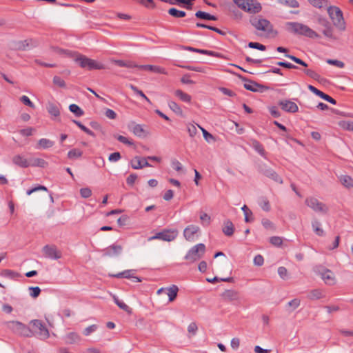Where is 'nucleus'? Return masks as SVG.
<instances>
[{
	"label": "nucleus",
	"instance_id": "obj_1",
	"mask_svg": "<svg viewBox=\"0 0 353 353\" xmlns=\"http://www.w3.org/2000/svg\"><path fill=\"white\" fill-rule=\"evenodd\" d=\"M286 30L292 34L304 36L310 39L319 38L320 35L307 25L299 22H286Z\"/></svg>",
	"mask_w": 353,
	"mask_h": 353
},
{
	"label": "nucleus",
	"instance_id": "obj_2",
	"mask_svg": "<svg viewBox=\"0 0 353 353\" xmlns=\"http://www.w3.org/2000/svg\"><path fill=\"white\" fill-rule=\"evenodd\" d=\"M327 11L333 25L339 30H345V22L341 10L339 7L330 6L327 7Z\"/></svg>",
	"mask_w": 353,
	"mask_h": 353
},
{
	"label": "nucleus",
	"instance_id": "obj_3",
	"mask_svg": "<svg viewBox=\"0 0 353 353\" xmlns=\"http://www.w3.org/2000/svg\"><path fill=\"white\" fill-rule=\"evenodd\" d=\"M8 327L16 334L24 337L34 336L33 331L26 325L18 321H10L7 323Z\"/></svg>",
	"mask_w": 353,
	"mask_h": 353
},
{
	"label": "nucleus",
	"instance_id": "obj_4",
	"mask_svg": "<svg viewBox=\"0 0 353 353\" xmlns=\"http://www.w3.org/2000/svg\"><path fill=\"white\" fill-rule=\"evenodd\" d=\"M75 61L78 63L81 68H86L90 70L94 69L101 70L105 68L103 64L98 63L96 61L81 54H79L75 58Z\"/></svg>",
	"mask_w": 353,
	"mask_h": 353
},
{
	"label": "nucleus",
	"instance_id": "obj_5",
	"mask_svg": "<svg viewBox=\"0 0 353 353\" xmlns=\"http://www.w3.org/2000/svg\"><path fill=\"white\" fill-rule=\"evenodd\" d=\"M205 252V245L203 243H199L189 250L185 259L190 263H194L203 257Z\"/></svg>",
	"mask_w": 353,
	"mask_h": 353
},
{
	"label": "nucleus",
	"instance_id": "obj_6",
	"mask_svg": "<svg viewBox=\"0 0 353 353\" xmlns=\"http://www.w3.org/2000/svg\"><path fill=\"white\" fill-rule=\"evenodd\" d=\"M305 205L313 211L322 214H325L329 211V208L326 204L319 201L316 198L310 196L305 199Z\"/></svg>",
	"mask_w": 353,
	"mask_h": 353
},
{
	"label": "nucleus",
	"instance_id": "obj_7",
	"mask_svg": "<svg viewBox=\"0 0 353 353\" xmlns=\"http://www.w3.org/2000/svg\"><path fill=\"white\" fill-rule=\"evenodd\" d=\"M250 23L256 30L266 32L269 34H277L276 31H274L271 23L267 19L254 17L251 19Z\"/></svg>",
	"mask_w": 353,
	"mask_h": 353
},
{
	"label": "nucleus",
	"instance_id": "obj_8",
	"mask_svg": "<svg viewBox=\"0 0 353 353\" xmlns=\"http://www.w3.org/2000/svg\"><path fill=\"white\" fill-rule=\"evenodd\" d=\"M178 236V231L176 229L172 230H163L155 234V235L150 236L148 239V241L153 240H161L164 241H172L174 240Z\"/></svg>",
	"mask_w": 353,
	"mask_h": 353
},
{
	"label": "nucleus",
	"instance_id": "obj_9",
	"mask_svg": "<svg viewBox=\"0 0 353 353\" xmlns=\"http://www.w3.org/2000/svg\"><path fill=\"white\" fill-rule=\"evenodd\" d=\"M30 323L32 325L33 327L35 329L33 331L34 336H37L42 340H46L49 338V330L41 320L34 319L32 320Z\"/></svg>",
	"mask_w": 353,
	"mask_h": 353
},
{
	"label": "nucleus",
	"instance_id": "obj_10",
	"mask_svg": "<svg viewBox=\"0 0 353 353\" xmlns=\"http://www.w3.org/2000/svg\"><path fill=\"white\" fill-rule=\"evenodd\" d=\"M316 23L323 28L322 30L323 34L329 39H335L334 36V28L327 18L321 15L316 17Z\"/></svg>",
	"mask_w": 353,
	"mask_h": 353
},
{
	"label": "nucleus",
	"instance_id": "obj_11",
	"mask_svg": "<svg viewBox=\"0 0 353 353\" xmlns=\"http://www.w3.org/2000/svg\"><path fill=\"white\" fill-rule=\"evenodd\" d=\"M37 45L38 43L37 41L32 39H28L13 42L12 48L17 50H29L35 48Z\"/></svg>",
	"mask_w": 353,
	"mask_h": 353
},
{
	"label": "nucleus",
	"instance_id": "obj_12",
	"mask_svg": "<svg viewBox=\"0 0 353 353\" xmlns=\"http://www.w3.org/2000/svg\"><path fill=\"white\" fill-rule=\"evenodd\" d=\"M43 252L46 257L53 260L59 259L62 256L61 251L58 250L55 245H45L43 248Z\"/></svg>",
	"mask_w": 353,
	"mask_h": 353
},
{
	"label": "nucleus",
	"instance_id": "obj_13",
	"mask_svg": "<svg viewBox=\"0 0 353 353\" xmlns=\"http://www.w3.org/2000/svg\"><path fill=\"white\" fill-rule=\"evenodd\" d=\"M278 104L281 108L286 112L295 113L299 111L298 105L289 99L281 100L279 101Z\"/></svg>",
	"mask_w": 353,
	"mask_h": 353
},
{
	"label": "nucleus",
	"instance_id": "obj_14",
	"mask_svg": "<svg viewBox=\"0 0 353 353\" xmlns=\"http://www.w3.org/2000/svg\"><path fill=\"white\" fill-rule=\"evenodd\" d=\"M123 250L120 245L112 244L102 250L103 256L114 257L119 256Z\"/></svg>",
	"mask_w": 353,
	"mask_h": 353
},
{
	"label": "nucleus",
	"instance_id": "obj_15",
	"mask_svg": "<svg viewBox=\"0 0 353 353\" xmlns=\"http://www.w3.org/2000/svg\"><path fill=\"white\" fill-rule=\"evenodd\" d=\"M182 48H183V49H184L185 50L199 53L201 54L209 55V56L221 58V59H223L224 57V56L222 54L215 52V51L199 49V48H193L191 46H183Z\"/></svg>",
	"mask_w": 353,
	"mask_h": 353
},
{
	"label": "nucleus",
	"instance_id": "obj_16",
	"mask_svg": "<svg viewBox=\"0 0 353 353\" xmlns=\"http://www.w3.org/2000/svg\"><path fill=\"white\" fill-rule=\"evenodd\" d=\"M200 230L199 226L195 225H190L187 226L183 231V236L188 241H194L195 240V234Z\"/></svg>",
	"mask_w": 353,
	"mask_h": 353
},
{
	"label": "nucleus",
	"instance_id": "obj_17",
	"mask_svg": "<svg viewBox=\"0 0 353 353\" xmlns=\"http://www.w3.org/2000/svg\"><path fill=\"white\" fill-rule=\"evenodd\" d=\"M131 166L134 170L142 169L143 167H151L146 158H141L136 156L130 162Z\"/></svg>",
	"mask_w": 353,
	"mask_h": 353
},
{
	"label": "nucleus",
	"instance_id": "obj_18",
	"mask_svg": "<svg viewBox=\"0 0 353 353\" xmlns=\"http://www.w3.org/2000/svg\"><path fill=\"white\" fill-rule=\"evenodd\" d=\"M128 128L137 137H143L146 135L143 126L140 124H137L134 121L130 122L128 125Z\"/></svg>",
	"mask_w": 353,
	"mask_h": 353
},
{
	"label": "nucleus",
	"instance_id": "obj_19",
	"mask_svg": "<svg viewBox=\"0 0 353 353\" xmlns=\"http://www.w3.org/2000/svg\"><path fill=\"white\" fill-rule=\"evenodd\" d=\"M133 272H134L133 270H125L122 272H119L116 274H111L110 276L115 277V278H122L123 277V278H126V279H132V281L134 283L141 282V279L138 276H134Z\"/></svg>",
	"mask_w": 353,
	"mask_h": 353
},
{
	"label": "nucleus",
	"instance_id": "obj_20",
	"mask_svg": "<svg viewBox=\"0 0 353 353\" xmlns=\"http://www.w3.org/2000/svg\"><path fill=\"white\" fill-rule=\"evenodd\" d=\"M308 89L312 92L314 94H315L316 95L319 96V97H321V99L330 102V103L333 104V105H335L336 103V101L332 98L330 96L325 94L324 92H323L322 91L318 90L316 88H315L314 86L312 85H308Z\"/></svg>",
	"mask_w": 353,
	"mask_h": 353
},
{
	"label": "nucleus",
	"instance_id": "obj_21",
	"mask_svg": "<svg viewBox=\"0 0 353 353\" xmlns=\"http://www.w3.org/2000/svg\"><path fill=\"white\" fill-rule=\"evenodd\" d=\"M321 276V279L325 281V283L327 285H333L335 283V278L333 272L328 270L324 269L323 272L320 273Z\"/></svg>",
	"mask_w": 353,
	"mask_h": 353
},
{
	"label": "nucleus",
	"instance_id": "obj_22",
	"mask_svg": "<svg viewBox=\"0 0 353 353\" xmlns=\"http://www.w3.org/2000/svg\"><path fill=\"white\" fill-rule=\"evenodd\" d=\"M262 173L265 176L272 179L273 181L279 183H283L282 179L278 175V174L272 168H264L262 170Z\"/></svg>",
	"mask_w": 353,
	"mask_h": 353
},
{
	"label": "nucleus",
	"instance_id": "obj_23",
	"mask_svg": "<svg viewBox=\"0 0 353 353\" xmlns=\"http://www.w3.org/2000/svg\"><path fill=\"white\" fill-rule=\"evenodd\" d=\"M12 163L23 168H26L30 166V160H28L21 154L14 156Z\"/></svg>",
	"mask_w": 353,
	"mask_h": 353
},
{
	"label": "nucleus",
	"instance_id": "obj_24",
	"mask_svg": "<svg viewBox=\"0 0 353 353\" xmlns=\"http://www.w3.org/2000/svg\"><path fill=\"white\" fill-rule=\"evenodd\" d=\"M138 68L140 70H149L150 72L158 73V74H166V70L161 67L154 65H138Z\"/></svg>",
	"mask_w": 353,
	"mask_h": 353
},
{
	"label": "nucleus",
	"instance_id": "obj_25",
	"mask_svg": "<svg viewBox=\"0 0 353 353\" xmlns=\"http://www.w3.org/2000/svg\"><path fill=\"white\" fill-rule=\"evenodd\" d=\"M246 8L244 11L250 13H258L261 10V3L257 0H253L252 2H249L248 5H246Z\"/></svg>",
	"mask_w": 353,
	"mask_h": 353
},
{
	"label": "nucleus",
	"instance_id": "obj_26",
	"mask_svg": "<svg viewBox=\"0 0 353 353\" xmlns=\"http://www.w3.org/2000/svg\"><path fill=\"white\" fill-rule=\"evenodd\" d=\"M239 77L242 79V81H245L246 83L244 84V88L252 92H257L258 88H259L261 85L251 80H248L247 78L239 76Z\"/></svg>",
	"mask_w": 353,
	"mask_h": 353
},
{
	"label": "nucleus",
	"instance_id": "obj_27",
	"mask_svg": "<svg viewBox=\"0 0 353 353\" xmlns=\"http://www.w3.org/2000/svg\"><path fill=\"white\" fill-rule=\"evenodd\" d=\"M222 297L227 301H236L239 299V293L234 290H226L222 294Z\"/></svg>",
	"mask_w": 353,
	"mask_h": 353
},
{
	"label": "nucleus",
	"instance_id": "obj_28",
	"mask_svg": "<svg viewBox=\"0 0 353 353\" xmlns=\"http://www.w3.org/2000/svg\"><path fill=\"white\" fill-rule=\"evenodd\" d=\"M222 231L228 236H231L234 234V227L230 220L227 219L224 221Z\"/></svg>",
	"mask_w": 353,
	"mask_h": 353
},
{
	"label": "nucleus",
	"instance_id": "obj_29",
	"mask_svg": "<svg viewBox=\"0 0 353 353\" xmlns=\"http://www.w3.org/2000/svg\"><path fill=\"white\" fill-rule=\"evenodd\" d=\"M54 141H52L50 139H48L46 138H42L38 141L36 148L37 149H48V148L52 147L54 145Z\"/></svg>",
	"mask_w": 353,
	"mask_h": 353
},
{
	"label": "nucleus",
	"instance_id": "obj_30",
	"mask_svg": "<svg viewBox=\"0 0 353 353\" xmlns=\"http://www.w3.org/2000/svg\"><path fill=\"white\" fill-rule=\"evenodd\" d=\"M81 340L80 336L76 332H70L65 336V342L67 344H74Z\"/></svg>",
	"mask_w": 353,
	"mask_h": 353
},
{
	"label": "nucleus",
	"instance_id": "obj_31",
	"mask_svg": "<svg viewBox=\"0 0 353 353\" xmlns=\"http://www.w3.org/2000/svg\"><path fill=\"white\" fill-rule=\"evenodd\" d=\"M48 162L41 158H34L30 159V166L46 168L48 165Z\"/></svg>",
	"mask_w": 353,
	"mask_h": 353
},
{
	"label": "nucleus",
	"instance_id": "obj_32",
	"mask_svg": "<svg viewBox=\"0 0 353 353\" xmlns=\"http://www.w3.org/2000/svg\"><path fill=\"white\" fill-rule=\"evenodd\" d=\"M47 110L49 114L54 117H58L60 114L59 106L54 103L49 102L47 105Z\"/></svg>",
	"mask_w": 353,
	"mask_h": 353
},
{
	"label": "nucleus",
	"instance_id": "obj_33",
	"mask_svg": "<svg viewBox=\"0 0 353 353\" xmlns=\"http://www.w3.org/2000/svg\"><path fill=\"white\" fill-rule=\"evenodd\" d=\"M321 223L318 220L314 219L312 221V227L314 232L316 233V235L319 236H323L324 235V231L321 228Z\"/></svg>",
	"mask_w": 353,
	"mask_h": 353
},
{
	"label": "nucleus",
	"instance_id": "obj_34",
	"mask_svg": "<svg viewBox=\"0 0 353 353\" xmlns=\"http://www.w3.org/2000/svg\"><path fill=\"white\" fill-rule=\"evenodd\" d=\"M166 290L168 291L167 294L169 297V301H173L177 296V292L179 291L178 287L175 285H172V286L166 288Z\"/></svg>",
	"mask_w": 353,
	"mask_h": 353
},
{
	"label": "nucleus",
	"instance_id": "obj_35",
	"mask_svg": "<svg viewBox=\"0 0 353 353\" xmlns=\"http://www.w3.org/2000/svg\"><path fill=\"white\" fill-rule=\"evenodd\" d=\"M195 17L199 19H204V20H212L216 21L217 20V17L214 15H212L209 13L199 10L195 13Z\"/></svg>",
	"mask_w": 353,
	"mask_h": 353
},
{
	"label": "nucleus",
	"instance_id": "obj_36",
	"mask_svg": "<svg viewBox=\"0 0 353 353\" xmlns=\"http://www.w3.org/2000/svg\"><path fill=\"white\" fill-rule=\"evenodd\" d=\"M323 296V292L319 289H315L310 291L307 296V297L310 300L320 299Z\"/></svg>",
	"mask_w": 353,
	"mask_h": 353
},
{
	"label": "nucleus",
	"instance_id": "obj_37",
	"mask_svg": "<svg viewBox=\"0 0 353 353\" xmlns=\"http://www.w3.org/2000/svg\"><path fill=\"white\" fill-rule=\"evenodd\" d=\"M308 2L312 6L317 8H323L325 7L327 8L329 6L327 0H308Z\"/></svg>",
	"mask_w": 353,
	"mask_h": 353
},
{
	"label": "nucleus",
	"instance_id": "obj_38",
	"mask_svg": "<svg viewBox=\"0 0 353 353\" xmlns=\"http://www.w3.org/2000/svg\"><path fill=\"white\" fill-rule=\"evenodd\" d=\"M175 95L178 97L182 101L190 103L191 101L192 97L190 95L187 93L183 92L181 90H176L174 92Z\"/></svg>",
	"mask_w": 353,
	"mask_h": 353
},
{
	"label": "nucleus",
	"instance_id": "obj_39",
	"mask_svg": "<svg viewBox=\"0 0 353 353\" xmlns=\"http://www.w3.org/2000/svg\"><path fill=\"white\" fill-rule=\"evenodd\" d=\"M168 14L175 18H182L185 17L186 13L185 11L179 10L175 8H171L168 11Z\"/></svg>",
	"mask_w": 353,
	"mask_h": 353
},
{
	"label": "nucleus",
	"instance_id": "obj_40",
	"mask_svg": "<svg viewBox=\"0 0 353 353\" xmlns=\"http://www.w3.org/2000/svg\"><path fill=\"white\" fill-rule=\"evenodd\" d=\"M276 1L283 6L289 8H299V3L296 0H276Z\"/></svg>",
	"mask_w": 353,
	"mask_h": 353
},
{
	"label": "nucleus",
	"instance_id": "obj_41",
	"mask_svg": "<svg viewBox=\"0 0 353 353\" xmlns=\"http://www.w3.org/2000/svg\"><path fill=\"white\" fill-rule=\"evenodd\" d=\"M169 108L177 115H183V110L181 107L174 101H168Z\"/></svg>",
	"mask_w": 353,
	"mask_h": 353
},
{
	"label": "nucleus",
	"instance_id": "obj_42",
	"mask_svg": "<svg viewBox=\"0 0 353 353\" xmlns=\"http://www.w3.org/2000/svg\"><path fill=\"white\" fill-rule=\"evenodd\" d=\"M252 146L261 156L265 157V152L263 146L258 141L253 140Z\"/></svg>",
	"mask_w": 353,
	"mask_h": 353
},
{
	"label": "nucleus",
	"instance_id": "obj_43",
	"mask_svg": "<svg viewBox=\"0 0 353 353\" xmlns=\"http://www.w3.org/2000/svg\"><path fill=\"white\" fill-rule=\"evenodd\" d=\"M83 152L77 148H74L68 152V157L70 159L79 158L82 156Z\"/></svg>",
	"mask_w": 353,
	"mask_h": 353
},
{
	"label": "nucleus",
	"instance_id": "obj_44",
	"mask_svg": "<svg viewBox=\"0 0 353 353\" xmlns=\"http://www.w3.org/2000/svg\"><path fill=\"white\" fill-rule=\"evenodd\" d=\"M72 122L75 123L81 130H83L87 134L92 136L93 137H95V134L92 130L85 127L84 125H83L80 121L77 120H72Z\"/></svg>",
	"mask_w": 353,
	"mask_h": 353
},
{
	"label": "nucleus",
	"instance_id": "obj_45",
	"mask_svg": "<svg viewBox=\"0 0 353 353\" xmlns=\"http://www.w3.org/2000/svg\"><path fill=\"white\" fill-rule=\"evenodd\" d=\"M241 210H243L245 216V221L247 223L251 222L253 221V219L250 216L252 215V211L247 207L246 205H244Z\"/></svg>",
	"mask_w": 353,
	"mask_h": 353
},
{
	"label": "nucleus",
	"instance_id": "obj_46",
	"mask_svg": "<svg viewBox=\"0 0 353 353\" xmlns=\"http://www.w3.org/2000/svg\"><path fill=\"white\" fill-rule=\"evenodd\" d=\"M340 181L345 187L350 188V187L353 186V180L349 176H347V175L341 176L340 178Z\"/></svg>",
	"mask_w": 353,
	"mask_h": 353
},
{
	"label": "nucleus",
	"instance_id": "obj_47",
	"mask_svg": "<svg viewBox=\"0 0 353 353\" xmlns=\"http://www.w3.org/2000/svg\"><path fill=\"white\" fill-rule=\"evenodd\" d=\"M70 112L74 113L77 117H81L83 114V111L76 104H71L69 106Z\"/></svg>",
	"mask_w": 353,
	"mask_h": 353
},
{
	"label": "nucleus",
	"instance_id": "obj_48",
	"mask_svg": "<svg viewBox=\"0 0 353 353\" xmlns=\"http://www.w3.org/2000/svg\"><path fill=\"white\" fill-rule=\"evenodd\" d=\"M130 88L134 91V93L144 99L149 103H151L150 100L145 96V94L141 90H139L137 87L131 84L130 85Z\"/></svg>",
	"mask_w": 353,
	"mask_h": 353
},
{
	"label": "nucleus",
	"instance_id": "obj_49",
	"mask_svg": "<svg viewBox=\"0 0 353 353\" xmlns=\"http://www.w3.org/2000/svg\"><path fill=\"white\" fill-rule=\"evenodd\" d=\"M259 203L264 211L269 212L270 210V205L269 201L266 198H261Z\"/></svg>",
	"mask_w": 353,
	"mask_h": 353
},
{
	"label": "nucleus",
	"instance_id": "obj_50",
	"mask_svg": "<svg viewBox=\"0 0 353 353\" xmlns=\"http://www.w3.org/2000/svg\"><path fill=\"white\" fill-rule=\"evenodd\" d=\"M234 3L241 10L244 11L246 8V5H248L249 2H252L253 0H233Z\"/></svg>",
	"mask_w": 353,
	"mask_h": 353
},
{
	"label": "nucleus",
	"instance_id": "obj_51",
	"mask_svg": "<svg viewBox=\"0 0 353 353\" xmlns=\"http://www.w3.org/2000/svg\"><path fill=\"white\" fill-rule=\"evenodd\" d=\"M285 57L289 58L290 59L292 60L293 61H294L297 64H299V65H301L304 67H307V64L303 61V60H301V59L294 56V55H291V54H285Z\"/></svg>",
	"mask_w": 353,
	"mask_h": 353
},
{
	"label": "nucleus",
	"instance_id": "obj_52",
	"mask_svg": "<svg viewBox=\"0 0 353 353\" xmlns=\"http://www.w3.org/2000/svg\"><path fill=\"white\" fill-rule=\"evenodd\" d=\"M28 290L30 291V295L32 298L38 297L39 296V294H40V292H41V289L38 286L30 287L28 288Z\"/></svg>",
	"mask_w": 353,
	"mask_h": 353
},
{
	"label": "nucleus",
	"instance_id": "obj_53",
	"mask_svg": "<svg viewBox=\"0 0 353 353\" xmlns=\"http://www.w3.org/2000/svg\"><path fill=\"white\" fill-rule=\"evenodd\" d=\"M52 81L54 85L59 86V88H65V83L64 80L62 79L59 76H54L53 77Z\"/></svg>",
	"mask_w": 353,
	"mask_h": 353
},
{
	"label": "nucleus",
	"instance_id": "obj_54",
	"mask_svg": "<svg viewBox=\"0 0 353 353\" xmlns=\"http://www.w3.org/2000/svg\"><path fill=\"white\" fill-rule=\"evenodd\" d=\"M248 47L250 48L257 49L261 51H264L266 49L265 46L259 43H257V42H250L248 43Z\"/></svg>",
	"mask_w": 353,
	"mask_h": 353
},
{
	"label": "nucleus",
	"instance_id": "obj_55",
	"mask_svg": "<svg viewBox=\"0 0 353 353\" xmlns=\"http://www.w3.org/2000/svg\"><path fill=\"white\" fill-rule=\"evenodd\" d=\"M200 219L202 221V224L205 226H208L210 223L211 218L210 216L206 214V213H202L200 215Z\"/></svg>",
	"mask_w": 353,
	"mask_h": 353
},
{
	"label": "nucleus",
	"instance_id": "obj_56",
	"mask_svg": "<svg viewBox=\"0 0 353 353\" xmlns=\"http://www.w3.org/2000/svg\"><path fill=\"white\" fill-rule=\"evenodd\" d=\"M327 63L330 65H335L339 68H343L345 67V63L343 61L336 59H327Z\"/></svg>",
	"mask_w": 353,
	"mask_h": 353
},
{
	"label": "nucleus",
	"instance_id": "obj_57",
	"mask_svg": "<svg viewBox=\"0 0 353 353\" xmlns=\"http://www.w3.org/2000/svg\"><path fill=\"white\" fill-rule=\"evenodd\" d=\"M80 194L81 197L87 199L92 195V190L90 188H83L80 189Z\"/></svg>",
	"mask_w": 353,
	"mask_h": 353
},
{
	"label": "nucleus",
	"instance_id": "obj_58",
	"mask_svg": "<svg viewBox=\"0 0 353 353\" xmlns=\"http://www.w3.org/2000/svg\"><path fill=\"white\" fill-rule=\"evenodd\" d=\"M114 137L121 143L124 144H127L128 145H132L134 144L133 141H130L128 138L122 135H114Z\"/></svg>",
	"mask_w": 353,
	"mask_h": 353
},
{
	"label": "nucleus",
	"instance_id": "obj_59",
	"mask_svg": "<svg viewBox=\"0 0 353 353\" xmlns=\"http://www.w3.org/2000/svg\"><path fill=\"white\" fill-rule=\"evenodd\" d=\"M261 223H262L263 226L267 230H274V225L273 223L268 219H263L261 221Z\"/></svg>",
	"mask_w": 353,
	"mask_h": 353
},
{
	"label": "nucleus",
	"instance_id": "obj_60",
	"mask_svg": "<svg viewBox=\"0 0 353 353\" xmlns=\"http://www.w3.org/2000/svg\"><path fill=\"white\" fill-rule=\"evenodd\" d=\"M198 126L201 130V131L203 132V137L206 140V141L210 142L211 140H214V138L212 136V134L209 133L205 129H204L203 128L201 127L199 125H198Z\"/></svg>",
	"mask_w": 353,
	"mask_h": 353
},
{
	"label": "nucleus",
	"instance_id": "obj_61",
	"mask_svg": "<svg viewBox=\"0 0 353 353\" xmlns=\"http://www.w3.org/2000/svg\"><path fill=\"white\" fill-rule=\"evenodd\" d=\"M304 72L305 73L306 75L312 78L313 79L319 80L320 78V75L312 70L307 69L304 70Z\"/></svg>",
	"mask_w": 353,
	"mask_h": 353
},
{
	"label": "nucleus",
	"instance_id": "obj_62",
	"mask_svg": "<svg viewBox=\"0 0 353 353\" xmlns=\"http://www.w3.org/2000/svg\"><path fill=\"white\" fill-rule=\"evenodd\" d=\"M21 101L25 104L26 105L34 108L35 105L34 104L30 101V99L26 95H23L20 99Z\"/></svg>",
	"mask_w": 353,
	"mask_h": 353
},
{
	"label": "nucleus",
	"instance_id": "obj_63",
	"mask_svg": "<svg viewBox=\"0 0 353 353\" xmlns=\"http://www.w3.org/2000/svg\"><path fill=\"white\" fill-rule=\"evenodd\" d=\"M121 159V154L119 152H115L110 154L108 160L110 162H117Z\"/></svg>",
	"mask_w": 353,
	"mask_h": 353
},
{
	"label": "nucleus",
	"instance_id": "obj_64",
	"mask_svg": "<svg viewBox=\"0 0 353 353\" xmlns=\"http://www.w3.org/2000/svg\"><path fill=\"white\" fill-rule=\"evenodd\" d=\"M278 274L282 279H287L288 277V270L285 267L281 266L278 268Z\"/></svg>",
	"mask_w": 353,
	"mask_h": 353
}]
</instances>
